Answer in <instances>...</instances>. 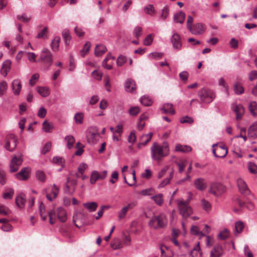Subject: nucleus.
Wrapping results in <instances>:
<instances>
[{
	"instance_id": "40",
	"label": "nucleus",
	"mask_w": 257,
	"mask_h": 257,
	"mask_svg": "<svg viewBox=\"0 0 257 257\" xmlns=\"http://www.w3.org/2000/svg\"><path fill=\"white\" fill-rule=\"evenodd\" d=\"M140 101L145 106H150L153 103L152 100L149 96H143L141 97Z\"/></svg>"
},
{
	"instance_id": "51",
	"label": "nucleus",
	"mask_w": 257,
	"mask_h": 257,
	"mask_svg": "<svg viewBox=\"0 0 257 257\" xmlns=\"http://www.w3.org/2000/svg\"><path fill=\"white\" fill-rule=\"evenodd\" d=\"M98 180V171H93L91 173L90 179V182L92 184H94L95 182Z\"/></svg>"
},
{
	"instance_id": "25",
	"label": "nucleus",
	"mask_w": 257,
	"mask_h": 257,
	"mask_svg": "<svg viewBox=\"0 0 257 257\" xmlns=\"http://www.w3.org/2000/svg\"><path fill=\"white\" fill-rule=\"evenodd\" d=\"M62 35L65 41V45H69L71 40V36L69 30L67 29H64L62 32Z\"/></svg>"
},
{
	"instance_id": "6",
	"label": "nucleus",
	"mask_w": 257,
	"mask_h": 257,
	"mask_svg": "<svg viewBox=\"0 0 257 257\" xmlns=\"http://www.w3.org/2000/svg\"><path fill=\"white\" fill-rule=\"evenodd\" d=\"M23 161V160L21 155L13 156L9 164L10 172H16L22 164Z\"/></svg>"
},
{
	"instance_id": "30",
	"label": "nucleus",
	"mask_w": 257,
	"mask_h": 257,
	"mask_svg": "<svg viewBox=\"0 0 257 257\" xmlns=\"http://www.w3.org/2000/svg\"><path fill=\"white\" fill-rule=\"evenodd\" d=\"M237 202L238 205L241 208L245 207L246 208L250 210H252L254 209V205L251 202H244L239 199H238Z\"/></svg>"
},
{
	"instance_id": "29",
	"label": "nucleus",
	"mask_w": 257,
	"mask_h": 257,
	"mask_svg": "<svg viewBox=\"0 0 257 257\" xmlns=\"http://www.w3.org/2000/svg\"><path fill=\"white\" fill-rule=\"evenodd\" d=\"M244 228V225L243 222L241 221H237L235 224V230L234 233L235 235L240 233Z\"/></svg>"
},
{
	"instance_id": "14",
	"label": "nucleus",
	"mask_w": 257,
	"mask_h": 257,
	"mask_svg": "<svg viewBox=\"0 0 257 257\" xmlns=\"http://www.w3.org/2000/svg\"><path fill=\"white\" fill-rule=\"evenodd\" d=\"M194 35H199L205 31V27L204 24L197 23L194 25L189 30Z\"/></svg>"
},
{
	"instance_id": "3",
	"label": "nucleus",
	"mask_w": 257,
	"mask_h": 257,
	"mask_svg": "<svg viewBox=\"0 0 257 257\" xmlns=\"http://www.w3.org/2000/svg\"><path fill=\"white\" fill-rule=\"evenodd\" d=\"M198 96L201 102L203 103H209L215 98V93L212 90L206 88L200 89L198 92Z\"/></svg>"
},
{
	"instance_id": "7",
	"label": "nucleus",
	"mask_w": 257,
	"mask_h": 257,
	"mask_svg": "<svg viewBox=\"0 0 257 257\" xmlns=\"http://www.w3.org/2000/svg\"><path fill=\"white\" fill-rule=\"evenodd\" d=\"M212 148L213 154L216 158H224L227 154V149L225 146L215 144L212 145Z\"/></svg>"
},
{
	"instance_id": "33",
	"label": "nucleus",
	"mask_w": 257,
	"mask_h": 257,
	"mask_svg": "<svg viewBox=\"0 0 257 257\" xmlns=\"http://www.w3.org/2000/svg\"><path fill=\"white\" fill-rule=\"evenodd\" d=\"M60 38L59 36L55 37L51 42V48L53 51L56 52L58 50Z\"/></svg>"
},
{
	"instance_id": "31",
	"label": "nucleus",
	"mask_w": 257,
	"mask_h": 257,
	"mask_svg": "<svg viewBox=\"0 0 257 257\" xmlns=\"http://www.w3.org/2000/svg\"><path fill=\"white\" fill-rule=\"evenodd\" d=\"M151 198L159 206L162 205L164 203L163 195L161 193L153 196Z\"/></svg>"
},
{
	"instance_id": "22",
	"label": "nucleus",
	"mask_w": 257,
	"mask_h": 257,
	"mask_svg": "<svg viewBox=\"0 0 257 257\" xmlns=\"http://www.w3.org/2000/svg\"><path fill=\"white\" fill-rule=\"evenodd\" d=\"M57 212L58 219L62 222H65L67 220V213L65 210L60 207L57 208Z\"/></svg>"
},
{
	"instance_id": "17",
	"label": "nucleus",
	"mask_w": 257,
	"mask_h": 257,
	"mask_svg": "<svg viewBox=\"0 0 257 257\" xmlns=\"http://www.w3.org/2000/svg\"><path fill=\"white\" fill-rule=\"evenodd\" d=\"M124 88L126 91L133 93L136 89L135 81L130 78L127 79L125 82Z\"/></svg>"
},
{
	"instance_id": "57",
	"label": "nucleus",
	"mask_w": 257,
	"mask_h": 257,
	"mask_svg": "<svg viewBox=\"0 0 257 257\" xmlns=\"http://www.w3.org/2000/svg\"><path fill=\"white\" fill-rule=\"evenodd\" d=\"M7 177L6 174L4 170L0 169V184L4 185L6 183Z\"/></svg>"
},
{
	"instance_id": "27",
	"label": "nucleus",
	"mask_w": 257,
	"mask_h": 257,
	"mask_svg": "<svg viewBox=\"0 0 257 257\" xmlns=\"http://www.w3.org/2000/svg\"><path fill=\"white\" fill-rule=\"evenodd\" d=\"M185 16V14L184 12L181 11L174 15V20L175 23H179L180 24H182L184 22Z\"/></svg>"
},
{
	"instance_id": "55",
	"label": "nucleus",
	"mask_w": 257,
	"mask_h": 257,
	"mask_svg": "<svg viewBox=\"0 0 257 257\" xmlns=\"http://www.w3.org/2000/svg\"><path fill=\"white\" fill-rule=\"evenodd\" d=\"M53 162L62 167L64 166L65 161L64 159L60 157H54L53 159Z\"/></svg>"
},
{
	"instance_id": "45",
	"label": "nucleus",
	"mask_w": 257,
	"mask_h": 257,
	"mask_svg": "<svg viewBox=\"0 0 257 257\" xmlns=\"http://www.w3.org/2000/svg\"><path fill=\"white\" fill-rule=\"evenodd\" d=\"M8 89V84L6 81H2L0 82V97L2 96Z\"/></svg>"
},
{
	"instance_id": "62",
	"label": "nucleus",
	"mask_w": 257,
	"mask_h": 257,
	"mask_svg": "<svg viewBox=\"0 0 257 257\" xmlns=\"http://www.w3.org/2000/svg\"><path fill=\"white\" fill-rule=\"evenodd\" d=\"M92 75L95 79L100 80L103 76V73L101 72H99L97 70H95L92 72Z\"/></svg>"
},
{
	"instance_id": "39",
	"label": "nucleus",
	"mask_w": 257,
	"mask_h": 257,
	"mask_svg": "<svg viewBox=\"0 0 257 257\" xmlns=\"http://www.w3.org/2000/svg\"><path fill=\"white\" fill-rule=\"evenodd\" d=\"M248 108L251 114L255 116L257 115V104L255 101H251L250 102Z\"/></svg>"
},
{
	"instance_id": "18",
	"label": "nucleus",
	"mask_w": 257,
	"mask_h": 257,
	"mask_svg": "<svg viewBox=\"0 0 257 257\" xmlns=\"http://www.w3.org/2000/svg\"><path fill=\"white\" fill-rule=\"evenodd\" d=\"M16 203L20 208L24 207L26 202V198L25 194L21 193L19 194L16 198Z\"/></svg>"
},
{
	"instance_id": "12",
	"label": "nucleus",
	"mask_w": 257,
	"mask_h": 257,
	"mask_svg": "<svg viewBox=\"0 0 257 257\" xmlns=\"http://www.w3.org/2000/svg\"><path fill=\"white\" fill-rule=\"evenodd\" d=\"M30 170L29 167L23 168L19 173L15 174V177L20 180L25 181L29 178Z\"/></svg>"
},
{
	"instance_id": "13",
	"label": "nucleus",
	"mask_w": 257,
	"mask_h": 257,
	"mask_svg": "<svg viewBox=\"0 0 257 257\" xmlns=\"http://www.w3.org/2000/svg\"><path fill=\"white\" fill-rule=\"evenodd\" d=\"M224 250L222 246L218 243L215 244L210 251V257H221L223 254Z\"/></svg>"
},
{
	"instance_id": "11",
	"label": "nucleus",
	"mask_w": 257,
	"mask_h": 257,
	"mask_svg": "<svg viewBox=\"0 0 257 257\" xmlns=\"http://www.w3.org/2000/svg\"><path fill=\"white\" fill-rule=\"evenodd\" d=\"M171 42L174 49L179 51L182 46L180 36L177 33H174L171 38Z\"/></svg>"
},
{
	"instance_id": "47",
	"label": "nucleus",
	"mask_w": 257,
	"mask_h": 257,
	"mask_svg": "<svg viewBox=\"0 0 257 257\" xmlns=\"http://www.w3.org/2000/svg\"><path fill=\"white\" fill-rule=\"evenodd\" d=\"M84 114L83 113H76L74 116L75 122L77 124H82L83 123Z\"/></svg>"
},
{
	"instance_id": "1",
	"label": "nucleus",
	"mask_w": 257,
	"mask_h": 257,
	"mask_svg": "<svg viewBox=\"0 0 257 257\" xmlns=\"http://www.w3.org/2000/svg\"><path fill=\"white\" fill-rule=\"evenodd\" d=\"M151 157L153 160L159 161L169 154V148L167 143H164L161 146L157 143H154L151 148Z\"/></svg>"
},
{
	"instance_id": "4",
	"label": "nucleus",
	"mask_w": 257,
	"mask_h": 257,
	"mask_svg": "<svg viewBox=\"0 0 257 257\" xmlns=\"http://www.w3.org/2000/svg\"><path fill=\"white\" fill-rule=\"evenodd\" d=\"M178 207L180 214L183 218H188L192 214V210L189 205L188 201H184L182 199L178 200Z\"/></svg>"
},
{
	"instance_id": "21",
	"label": "nucleus",
	"mask_w": 257,
	"mask_h": 257,
	"mask_svg": "<svg viewBox=\"0 0 257 257\" xmlns=\"http://www.w3.org/2000/svg\"><path fill=\"white\" fill-rule=\"evenodd\" d=\"M59 189L56 185V184H54L53 185V187L51 190V194H46L47 198L50 201H52L53 199H55L57 196L58 193L59 192Z\"/></svg>"
},
{
	"instance_id": "61",
	"label": "nucleus",
	"mask_w": 257,
	"mask_h": 257,
	"mask_svg": "<svg viewBox=\"0 0 257 257\" xmlns=\"http://www.w3.org/2000/svg\"><path fill=\"white\" fill-rule=\"evenodd\" d=\"M169 13V8L167 7H165L162 10L161 18L163 20H165L168 16Z\"/></svg>"
},
{
	"instance_id": "48",
	"label": "nucleus",
	"mask_w": 257,
	"mask_h": 257,
	"mask_svg": "<svg viewBox=\"0 0 257 257\" xmlns=\"http://www.w3.org/2000/svg\"><path fill=\"white\" fill-rule=\"evenodd\" d=\"M36 177L37 179L42 182L45 181L46 180V175L44 172L41 170H38L36 172Z\"/></svg>"
},
{
	"instance_id": "41",
	"label": "nucleus",
	"mask_w": 257,
	"mask_h": 257,
	"mask_svg": "<svg viewBox=\"0 0 257 257\" xmlns=\"http://www.w3.org/2000/svg\"><path fill=\"white\" fill-rule=\"evenodd\" d=\"M14 194V191L12 188H8L3 194V198L5 199H11Z\"/></svg>"
},
{
	"instance_id": "60",
	"label": "nucleus",
	"mask_w": 257,
	"mask_h": 257,
	"mask_svg": "<svg viewBox=\"0 0 257 257\" xmlns=\"http://www.w3.org/2000/svg\"><path fill=\"white\" fill-rule=\"evenodd\" d=\"M140 111V109L138 106L132 107L129 109V113L131 115L135 116Z\"/></svg>"
},
{
	"instance_id": "44",
	"label": "nucleus",
	"mask_w": 257,
	"mask_h": 257,
	"mask_svg": "<svg viewBox=\"0 0 257 257\" xmlns=\"http://www.w3.org/2000/svg\"><path fill=\"white\" fill-rule=\"evenodd\" d=\"M91 44L89 42H87L83 46V49L80 51L81 56L83 57L85 56L86 54L89 51Z\"/></svg>"
},
{
	"instance_id": "43",
	"label": "nucleus",
	"mask_w": 257,
	"mask_h": 257,
	"mask_svg": "<svg viewBox=\"0 0 257 257\" xmlns=\"http://www.w3.org/2000/svg\"><path fill=\"white\" fill-rule=\"evenodd\" d=\"M233 89L235 93L237 94H241L244 92L243 87L238 83H236V84H234Z\"/></svg>"
},
{
	"instance_id": "35",
	"label": "nucleus",
	"mask_w": 257,
	"mask_h": 257,
	"mask_svg": "<svg viewBox=\"0 0 257 257\" xmlns=\"http://www.w3.org/2000/svg\"><path fill=\"white\" fill-rule=\"evenodd\" d=\"M43 130L46 133H51L54 128L53 124L45 120L43 122Z\"/></svg>"
},
{
	"instance_id": "37",
	"label": "nucleus",
	"mask_w": 257,
	"mask_h": 257,
	"mask_svg": "<svg viewBox=\"0 0 257 257\" xmlns=\"http://www.w3.org/2000/svg\"><path fill=\"white\" fill-rule=\"evenodd\" d=\"M174 175V170H172L171 172L170 173V176L168 178H167L165 180H163L158 185V188H161L165 187L167 184H169L170 181L173 178V176Z\"/></svg>"
},
{
	"instance_id": "32",
	"label": "nucleus",
	"mask_w": 257,
	"mask_h": 257,
	"mask_svg": "<svg viewBox=\"0 0 257 257\" xmlns=\"http://www.w3.org/2000/svg\"><path fill=\"white\" fill-rule=\"evenodd\" d=\"M153 134L150 133L147 134L143 135L140 138V142L146 146L151 140Z\"/></svg>"
},
{
	"instance_id": "16",
	"label": "nucleus",
	"mask_w": 257,
	"mask_h": 257,
	"mask_svg": "<svg viewBox=\"0 0 257 257\" xmlns=\"http://www.w3.org/2000/svg\"><path fill=\"white\" fill-rule=\"evenodd\" d=\"M195 187L199 191H204L207 187V183L204 178H199L194 181Z\"/></svg>"
},
{
	"instance_id": "2",
	"label": "nucleus",
	"mask_w": 257,
	"mask_h": 257,
	"mask_svg": "<svg viewBox=\"0 0 257 257\" xmlns=\"http://www.w3.org/2000/svg\"><path fill=\"white\" fill-rule=\"evenodd\" d=\"M149 226L154 229L164 228L167 224V219L164 213L154 215L148 223Z\"/></svg>"
},
{
	"instance_id": "53",
	"label": "nucleus",
	"mask_w": 257,
	"mask_h": 257,
	"mask_svg": "<svg viewBox=\"0 0 257 257\" xmlns=\"http://www.w3.org/2000/svg\"><path fill=\"white\" fill-rule=\"evenodd\" d=\"M249 171L252 174H257V165L252 162H249L248 164Z\"/></svg>"
},
{
	"instance_id": "15",
	"label": "nucleus",
	"mask_w": 257,
	"mask_h": 257,
	"mask_svg": "<svg viewBox=\"0 0 257 257\" xmlns=\"http://www.w3.org/2000/svg\"><path fill=\"white\" fill-rule=\"evenodd\" d=\"M237 183L239 190L241 193L245 195L249 193V190L243 180L241 178L238 179L237 180Z\"/></svg>"
},
{
	"instance_id": "56",
	"label": "nucleus",
	"mask_w": 257,
	"mask_h": 257,
	"mask_svg": "<svg viewBox=\"0 0 257 257\" xmlns=\"http://www.w3.org/2000/svg\"><path fill=\"white\" fill-rule=\"evenodd\" d=\"M191 232L193 235H200L201 236L204 235V234L202 232L199 231V228L196 225H193L192 226L191 228Z\"/></svg>"
},
{
	"instance_id": "36",
	"label": "nucleus",
	"mask_w": 257,
	"mask_h": 257,
	"mask_svg": "<svg viewBox=\"0 0 257 257\" xmlns=\"http://www.w3.org/2000/svg\"><path fill=\"white\" fill-rule=\"evenodd\" d=\"M106 51V47L101 44L96 45L95 49V55L96 56H100L103 54Z\"/></svg>"
},
{
	"instance_id": "58",
	"label": "nucleus",
	"mask_w": 257,
	"mask_h": 257,
	"mask_svg": "<svg viewBox=\"0 0 257 257\" xmlns=\"http://www.w3.org/2000/svg\"><path fill=\"white\" fill-rule=\"evenodd\" d=\"M142 34V28L140 27H136L133 31V35L136 38H139Z\"/></svg>"
},
{
	"instance_id": "8",
	"label": "nucleus",
	"mask_w": 257,
	"mask_h": 257,
	"mask_svg": "<svg viewBox=\"0 0 257 257\" xmlns=\"http://www.w3.org/2000/svg\"><path fill=\"white\" fill-rule=\"evenodd\" d=\"M39 60L42 61L45 64L48 65V67H49L53 62L51 52L48 49H43L41 53Z\"/></svg>"
},
{
	"instance_id": "10",
	"label": "nucleus",
	"mask_w": 257,
	"mask_h": 257,
	"mask_svg": "<svg viewBox=\"0 0 257 257\" xmlns=\"http://www.w3.org/2000/svg\"><path fill=\"white\" fill-rule=\"evenodd\" d=\"M231 110L235 113L236 119L240 120L244 113V108L241 104L233 103L231 106Z\"/></svg>"
},
{
	"instance_id": "64",
	"label": "nucleus",
	"mask_w": 257,
	"mask_h": 257,
	"mask_svg": "<svg viewBox=\"0 0 257 257\" xmlns=\"http://www.w3.org/2000/svg\"><path fill=\"white\" fill-rule=\"evenodd\" d=\"M152 35L149 34L148 35L144 40V44L146 46H150L153 42Z\"/></svg>"
},
{
	"instance_id": "28",
	"label": "nucleus",
	"mask_w": 257,
	"mask_h": 257,
	"mask_svg": "<svg viewBox=\"0 0 257 257\" xmlns=\"http://www.w3.org/2000/svg\"><path fill=\"white\" fill-rule=\"evenodd\" d=\"M175 163L179 168V172L182 173L184 171V168L187 165V161L184 159H181L178 161H175Z\"/></svg>"
},
{
	"instance_id": "38",
	"label": "nucleus",
	"mask_w": 257,
	"mask_h": 257,
	"mask_svg": "<svg viewBox=\"0 0 257 257\" xmlns=\"http://www.w3.org/2000/svg\"><path fill=\"white\" fill-rule=\"evenodd\" d=\"M37 91L42 97H47L50 94L49 89L45 87H38Z\"/></svg>"
},
{
	"instance_id": "49",
	"label": "nucleus",
	"mask_w": 257,
	"mask_h": 257,
	"mask_svg": "<svg viewBox=\"0 0 257 257\" xmlns=\"http://www.w3.org/2000/svg\"><path fill=\"white\" fill-rule=\"evenodd\" d=\"M39 211L41 217L43 220H46L47 218V215L45 214V208L44 205L41 203L39 206Z\"/></svg>"
},
{
	"instance_id": "54",
	"label": "nucleus",
	"mask_w": 257,
	"mask_h": 257,
	"mask_svg": "<svg viewBox=\"0 0 257 257\" xmlns=\"http://www.w3.org/2000/svg\"><path fill=\"white\" fill-rule=\"evenodd\" d=\"M145 12L150 15H153L155 13V9L153 5H149L144 9Z\"/></svg>"
},
{
	"instance_id": "24",
	"label": "nucleus",
	"mask_w": 257,
	"mask_h": 257,
	"mask_svg": "<svg viewBox=\"0 0 257 257\" xmlns=\"http://www.w3.org/2000/svg\"><path fill=\"white\" fill-rule=\"evenodd\" d=\"M176 152H179L182 153H188L191 151V148L187 145H182L181 144H177L175 146Z\"/></svg>"
},
{
	"instance_id": "46",
	"label": "nucleus",
	"mask_w": 257,
	"mask_h": 257,
	"mask_svg": "<svg viewBox=\"0 0 257 257\" xmlns=\"http://www.w3.org/2000/svg\"><path fill=\"white\" fill-rule=\"evenodd\" d=\"M65 140L67 141V146L68 148H71L75 142L74 138L71 135H68L65 137Z\"/></svg>"
},
{
	"instance_id": "20",
	"label": "nucleus",
	"mask_w": 257,
	"mask_h": 257,
	"mask_svg": "<svg viewBox=\"0 0 257 257\" xmlns=\"http://www.w3.org/2000/svg\"><path fill=\"white\" fill-rule=\"evenodd\" d=\"M11 68V62L9 60L4 62L3 66L1 69V73L5 77L7 76L8 72L10 71Z\"/></svg>"
},
{
	"instance_id": "26",
	"label": "nucleus",
	"mask_w": 257,
	"mask_h": 257,
	"mask_svg": "<svg viewBox=\"0 0 257 257\" xmlns=\"http://www.w3.org/2000/svg\"><path fill=\"white\" fill-rule=\"evenodd\" d=\"M83 206L89 212H93L96 210L98 204L95 202H87L83 203Z\"/></svg>"
},
{
	"instance_id": "59",
	"label": "nucleus",
	"mask_w": 257,
	"mask_h": 257,
	"mask_svg": "<svg viewBox=\"0 0 257 257\" xmlns=\"http://www.w3.org/2000/svg\"><path fill=\"white\" fill-rule=\"evenodd\" d=\"M194 122L193 119L188 116L182 117L180 119V122L182 123H188L189 124L193 123Z\"/></svg>"
},
{
	"instance_id": "52",
	"label": "nucleus",
	"mask_w": 257,
	"mask_h": 257,
	"mask_svg": "<svg viewBox=\"0 0 257 257\" xmlns=\"http://www.w3.org/2000/svg\"><path fill=\"white\" fill-rule=\"evenodd\" d=\"M137 140V137L135 131H132L129 136H128L127 141L128 142L133 145Z\"/></svg>"
},
{
	"instance_id": "19",
	"label": "nucleus",
	"mask_w": 257,
	"mask_h": 257,
	"mask_svg": "<svg viewBox=\"0 0 257 257\" xmlns=\"http://www.w3.org/2000/svg\"><path fill=\"white\" fill-rule=\"evenodd\" d=\"M12 88L14 93L19 95L22 88L21 81L19 79L14 80L12 83Z\"/></svg>"
},
{
	"instance_id": "50",
	"label": "nucleus",
	"mask_w": 257,
	"mask_h": 257,
	"mask_svg": "<svg viewBox=\"0 0 257 257\" xmlns=\"http://www.w3.org/2000/svg\"><path fill=\"white\" fill-rule=\"evenodd\" d=\"M201 205L202 208L206 211H209L210 210L211 206L210 203L205 199H202L201 201Z\"/></svg>"
},
{
	"instance_id": "23",
	"label": "nucleus",
	"mask_w": 257,
	"mask_h": 257,
	"mask_svg": "<svg viewBox=\"0 0 257 257\" xmlns=\"http://www.w3.org/2000/svg\"><path fill=\"white\" fill-rule=\"evenodd\" d=\"M161 110L163 113H170L174 114L175 112L174 109L173 108V105L171 103H165L161 108Z\"/></svg>"
},
{
	"instance_id": "63",
	"label": "nucleus",
	"mask_w": 257,
	"mask_h": 257,
	"mask_svg": "<svg viewBox=\"0 0 257 257\" xmlns=\"http://www.w3.org/2000/svg\"><path fill=\"white\" fill-rule=\"evenodd\" d=\"M126 57L124 56L121 55L117 58L116 63L118 66H121L126 62Z\"/></svg>"
},
{
	"instance_id": "5",
	"label": "nucleus",
	"mask_w": 257,
	"mask_h": 257,
	"mask_svg": "<svg viewBox=\"0 0 257 257\" xmlns=\"http://www.w3.org/2000/svg\"><path fill=\"white\" fill-rule=\"evenodd\" d=\"M4 148L10 152H13L17 146V139L13 134L7 136L4 141Z\"/></svg>"
},
{
	"instance_id": "42",
	"label": "nucleus",
	"mask_w": 257,
	"mask_h": 257,
	"mask_svg": "<svg viewBox=\"0 0 257 257\" xmlns=\"http://www.w3.org/2000/svg\"><path fill=\"white\" fill-rule=\"evenodd\" d=\"M229 236V231L227 229H224L218 235V238L220 240H225Z\"/></svg>"
},
{
	"instance_id": "9",
	"label": "nucleus",
	"mask_w": 257,
	"mask_h": 257,
	"mask_svg": "<svg viewBox=\"0 0 257 257\" xmlns=\"http://www.w3.org/2000/svg\"><path fill=\"white\" fill-rule=\"evenodd\" d=\"M225 191V187L221 184L218 183H212L209 190V192L216 196L222 194Z\"/></svg>"
},
{
	"instance_id": "34",
	"label": "nucleus",
	"mask_w": 257,
	"mask_h": 257,
	"mask_svg": "<svg viewBox=\"0 0 257 257\" xmlns=\"http://www.w3.org/2000/svg\"><path fill=\"white\" fill-rule=\"evenodd\" d=\"M110 246L114 250L121 248L122 244L120 239L118 238L113 239L111 242Z\"/></svg>"
}]
</instances>
